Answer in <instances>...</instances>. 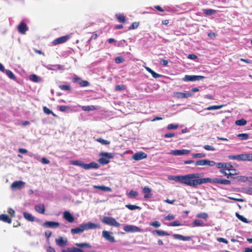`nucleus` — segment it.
<instances>
[{
	"label": "nucleus",
	"mask_w": 252,
	"mask_h": 252,
	"mask_svg": "<svg viewBox=\"0 0 252 252\" xmlns=\"http://www.w3.org/2000/svg\"><path fill=\"white\" fill-rule=\"evenodd\" d=\"M200 175L199 173H193L182 176L181 184L196 188L199 185L211 181V179L209 178H199Z\"/></svg>",
	"instance_id": "obj_1"
},
{
	"label": "nucleus",
	"mask_w": 252,
	"mask_h": 252,
	"mask_svg": "<svg viewBox=\"0 0 252 252\" xmlns=\"http://www.w3.org/2000/svg\"><path fill=\"white\" fill-rule=\"evenodd\" d=\"M100 227L99 224H96L92 222L81 224L79 227L71 229L72 234H80L82 233L85 230L94 229L99 228Z\"/></svg>",
	"instance_id": "obj_2"
},
{
	"label": "nucleus",
	"mask_w": 252,
	"mask_h": 252,
	"mask_svg": "<svg viewBox=\"0 0 252 252\" xmlns=\"http://www.w3.org/2000/svg\"><path fill=\"white\" fill-rule=\"evenodd\" d=\"M99 155L101 157L98 161L102 165L108 164L109 162V159L112 158L113 157L112 154L109 153L102 152Z\"/></svg>",
	"instance_id": "obj_3"
},
{
	"label": "nucleus",
	"mask_w": 252,
	"mask_h": 252,
	"mask_svg": "<svg viewBox=\"0 0 252 252\" xmlns=\"http://www.w3.org/2000/svg\"><path fill=\"white\" fill-rule=\"evenodd\" d=\"M101 221L103 223L110 226L117 227H118L120 226V223L112 217H104L102 219Z\"/></svg>",
	"instance_id": "obj_4"
},
{
	"label": "nucleus",
	"mask_w": 252,
	"mask_h": 252,
	"mask_svg": "<svg viewBox=\"0 0 252 252\" xmlns=\"http://www.w3.org/2000/svg\"><path fill=\"white\" fill-rule=\"evenodd\" d=\"M217 167L218 168H221L225 171H235V169L233 168L232 165L229 163L226 162H219L216 164Z\"/></svg>",
	"instance_id": "obj_5"
},
{
	"label": "nucleus",
	"mask_w": 252,
	"mask_h": 252,
	"mask_svg": "<svg viewBox=\"0 0 252 252\" xmlns=\"http://www.w3.org/2000/svg\"><path fill=\"white\" fill-rule=\"evenodd\" d=\"M70 38V35L69 34H67L54 39L52 43L54 45L62 44L66 42Z\"/></svg>",
	"instance_id": "obj_6"
},
{
	"label": "nucleus",
	"mask_w": 252,
	"mask_h": 252,
	"mask_svg": "<svg viewBox=\"0 0 252 252\" xmlns=\"http://www.w3.org/2000/svg\"><path fill=\"white\" fill-rule=\"evenodd\" d=\"M124 230L127 232H141L142 231L140 228L132 225H127L125 226Z\"/></svg>",
	"instance_id": "obj_7"
},
{
	"label": "nucleus",
	"mask_w": 252,
	"mask_h": 252,
	"mask_svg": "<svg viewBox=\"0 0 252 252\" xmlns=\"http://www.w3.org/2000/svg\"><path fill=\"white\" fill-rule=\"evenodd\" d=\"M25 183L22 181H16L11 185V189L13 190L20 189L25 187Z\"/></svg>",
	"instance_id": "obj_8"
},
{
	"label": "nucleus",
	"mask_w": 252,
	"mask_h": 252,
	"mask_svg": "<svg viewBox=\"0 0 252 252\" xmlns=\"http://www.w3.org/2000/svg\"><path fill=\"white\" fill-rule=\"evenodd\" d=\"M203 78H204V77L203 76L186 75L185 76L183 80L185 81H194L196 80H200Z\"/></svg>",
	"instance_id": "obj_9"
},
{
	"label": "nucleus",
	"mask_w": 252,
	"mask_h": 252,
	"mask_svg": "<svg viewBox=\"0 0 252 252\" xmlns=\"http://www.w3.org/2000/svg\"><path fill=\"white\" fill-rule=\"evenodd\" d=\"M112 233L111 232H109L106 230H103L102 231V237L104 238L107 241L114 243L115 242V238L112 235Z\"/></svg>",
	"instance_id": "obj_10"
},
{
	"label": "nucleus",
	"mask_w": 252,
	"mask_h": 252,
	"mask_svg": "<svg viewBox=\"0 0 252 252\" xmlns=\"http://www.w3.org/2000/svg\"><path fill=\"white\" fill-rule=\"evenodd\" d=\"M193 94L190 92L182 93L175 92L173 94V96L177 98H185L191 96Z\"/></svg>",
	"instance_id": "obj_11"
},
{
	"label": "nucleus",
	"mask_w": 252,
	"mask_h": 252,
	"mask_svg": "<svg viewBox=\"0 0 252 252\" xmlns=\"http://www.w3.org/2000/svg\"><path fill=\"white\" fill-rule=\"evenodd\" d=\"M190 153V151L188 150H172L170 154L171 155L174 156H180L183 155H187Z\"/></svg>",
	"instance_id": "obj_12"
},
{
	"label": "nucleus",
	"mask_w": 252,
	"mask_h": 252,
	"mask_svg": "<svg viewBox=\"0 0 252 252\" xmlns=\"http://www.w3.org/2000/svg\"><path fill=\"white\" fill-rule=\"evenodd\" d=\"M43 225L46 227L56 228L60 226L58 222L48 221L43 223Z\"/></svg>",
	"instance_id": "obj_13"
},
{
	"label": "nucleus",
	"mask_w": 252,
	"mask_h": 252,
	"mask_svg": "<svg viewBox=\"0 0 252 252\" xmlns=\"http://www.w3.org/2000/svg\"><path fill=\"white\" fill-rule=\"evenodd\" d=\"M147 155L144 152H139L135 153L132 156V158L135 160H139L145 158Z\"/></svg>",
	"instance_id": "obj_14"
},
{
	"label": "nucleus",
	"mask_w": 252,
	"mask_h": 252,
	"mask_svg": "<svg viewBox=\"0 0 252 252\" xmlns=\"http://www.w3.org/2000/svg\"><path fill=\"white\" fill-rule=\"evenodd\" d=\"M240 161H252V154H244L239 155Z\"/></svg>",
	"instance_id": "obj_15"
},
{
	"label": "nucleus",
	"mask_w": 252,
	"mask_h": 252,
	"mask_svg": "<svg viewBox=\"0 0 252 252\" xmlns=\"http://www.w3.org/2000/svg\"><path fill=\"white\" fill-rule=\"evenodd\" d=\"M63 218L69 222H72L74 220L73 216L68 211H65L63 214Z\"/></svg>",
	"instance_id": "obj_16"
},
{
	"label": "nucleus",
	"mask_w": 252,
	"mask_h": 252,
	"mask_svg": "<svg viewBox=\"0 0 252 252\" xmlns=\"http://www.w3.org/2000/svg\"><path fill=\"white\" fill-rule=\"evenodd\" d=\"M142 192L144 194V198H150L152 197L151 189L148 187H145L142 189Z\"/></svg>",
	"instance_id": "obj_17"
},
{
	"label": "nucleus",
	"mask_w": 252,
	"mask_h": 252,
	"mask_svg": "<svg viewBox=\"0 0 252 252\" xmlns=\"http://www.w3.org/2000/svg\"><path fill=\"white\" fill-rule=\"evenodd\" d=\"M99 167V165L97 163L94 162H92L90 163L86 164L84 163V169L86 170H88L91 168L97 169Z\"/></svg>",
	"instance_id": "obj_18"
},
{
	"label": "nucleus",
	"mask_w": 252,
	"mask_h": 252,
	"mask_svg": "<svg viewBox=\"0 0 252 252\" xmlns=\"http://www.w3.org/2000/svg\"><path fill=\"white\" fill-rule=\"evenodd\" d=\"M210 182H213L214 183H218L223 185H230L231 184V181L228 180H221L217 178H215L213 180L211 179V181Z\"/></svg>",
	"instance_id": "obj_19"
},
{
	"label": "nucleus",
	"mask_w": 252,
	"mask_h": 252,
	"mask_svg": "<svg viewBox=\"0 0 252 252\" xmlns=\"http://www.w3.org/2000/svg\"><path fill=\"white\" fill-rule=\"evenodd\" d=\"M173 237L175 239H178L182 241H189L191 240V237L189 236H184L182 235L178 234H174L173 235Z\"/></svg>",
	"instance_id": "obj_20"
},
{
	"label": "nucleus",
	"mask_w": 252,
	"mask_h": 252,
	"mask_svg": "<svg viewBox=\"0 0 252 252\" xmlns=\"http://www.w3.org/2000/svg\"><path fill=\"white\" fill-rule=\"evenodd\" d=\"M56 242L58 246L63 247L66 245L67 241L66 238L63 239L62 237H60L58 239H56Z\"/></svg>",
	"instance_id": "obj_21"
},
{
	"label": "nucleus",
	"mask_w": 252,
	"mask_h": 252,
	"mask_svg": "<svg viewBox=\"0 0 252 252\" xmlns=\"http://www.w3.org/2000/svg\"><path fill=\"white\" fill-rule=\"evenodd\" d=\"M35 210L38 213L43 214L45 213V206L44 204H40L35 206Z\"/></svg>",
	"instance_id": "obj_22"
},
{
	"label": "nucleus",
	"mask_w": 252,
	"mask_h": 252,
	"mask_svg": "<svg viewBox=\"0 0 252 252\" xmlns=\"http://www.w3.org/2000/svg\"><path fill=\"white\" fill-rule=\"evenodd\" d=\"M0 220L8 223H11L12 222L11 219L8 216L5 214L0 215Z\"/></svg>",
	"instance_id": "obj_23"
},
{
	"label": "nucleus",
	"mask_w": 252,
	"mask_h": 252,
	"mask_svg": "<svg viewBox=\"0 0 252 252\" xmlns=\"http://www.w3.org/2000/svg\"><path fill=\"white\" fill-rule=\"evenodd\" d=\"M18 30L19 32H26L28 30V28L25 23L22 22L18 26Z\"/></svg>",
	"instance_id": "obj_24"
},
{
	"label": "nucleus",
	"mask_w": 252,
	"mask_h": 252,
	"mask_svg": "<svg viewBox=\"0 0 252 252\" xmlns=\"http://www.w3.org/2000/svg\"><path fill=\"white\" fill-rule=\"evenodd\" d=\"M24 217L26 220L30 221H33L34 220V217L32 215V214L27 212L23 213Z\"/></svg>",
	"instance_id": "obj_25"
},
{
	"label": "nucleus",
	"mask_w": 252,
	"mask_h": 252,
	"mask_svg": "<svg viewBox=\"0 0 252 252\" xmlns=\"http://www.w3.org/2000/svg\"><path fill=\"white\" fill-rule=\"evenodd\" d=\"M116 17L120 23H124L126 21L125 17L124 14L118 13L116 14Z\"/></svg>",
	"instance_id": "obj_26"
},
{
	"label": "nucleus",
	"mask_w": 252,
	"mask_h": 252,
	"mask_svg": "<svg viewBox=\"0 0 252 252\" xmlns=\"http://www.w3.org/2000/svg\"><path fill=\"white\" fill-rule=\"evenodd\" d=\"M70 164L73 165L79 166L82 168H84V163L81 160H72L70 161Z\"/></svg>",
	"instance_id": "obj_27"
},
{
	"label": "nucleus",
	"mask_w": 252,
	"mask_h": 252,
	"mask_svg": "<svg viewBox=\"0 0 252 252\" xmlns=\"http://www.w3.org/2000/svg\"><path fill=\"white\" fill-rule=\"evenodd\" d=\"M75 245L79 248H91L92 246L88 243H75Z\"/></svg>",
	"instance_id": "obj_28"
},
{
	"label": "nucleus",
	"mask_w": 252,
	"mask_h": 252,
	"mask_svg": "<svg viewBox=\"0 0 252 252\" xmlns=\"http://www.w3.org/2000/svg\"><path fill=\"white\" fill-rule=\"evenodd\" d=\"M225 106V104H222L220 105H213L206 108L205 109L207 110H217L220 109Z\"/></svg>",
	"instance_id": "obj_29"
},
{
	"label": "nucleus",
	"mask_w": 252,
	"mask_h": 252,
	"mask_svg": "<svg viewBox=\"0 0 252 252\" xmlns=\"http://www.w3.org/2000/svg\"><path fill=\"white\" fill-rule=\"evenodd\" d=\"M94 188L99 189L104 191H111V189L110 188L104 186H94Z\"/></svg>",
	"instance_id": "obj_30"
},
{
	"label": "nucleus",
	"mask_w": 252,
	"mask_h": 252,
	"mask_svg": "<svg viewBox=\"0 0 252 252\" xmlns=\"http://www.w3.org/2000/svg\"><path fill=\"white\" fill-rule=\"evenodd\" d=\"M204 13L207 15H211L217 13V10L212 9H203Z\"/></svg>",
	"instance_id": "obj_31"
},
{
	"label": "nucleus",
	"mask_w": 252,
	"mask_h": 252,
	"mask_svg": "<svg viewBox=\"0 0 252 252\" xmlns=\"http://www.w3.org/2000/svg\"><path fill=\"white\" fill-rule=\"evenodd\" d=\"M98 142L101 143L102 145H109L110 142L107 140H104L101 137L98 138L95 140Z\"/></svg>",
	"instance_id": "obj_32"
},
{
	"label": "nucleus",
	"mask_w": 252,
	"mask_h": 252,
	"mask_svg": "<svg viewBox=\"0 0 252 252\" xmlns=\"http://www.w3.org/2000/svg\"><path fill=\"white\" fill-rule=\"evenodd\" d=\"M96 109H97V107L94 105L84 106L82 107V109L84 111H87L95 110Z\"/></svg>",
	"instance_id": "obj_33"
},
{
	"label": "nucleus",
	"mask_w": 252,
	"mask_h": 252,
	"mask_svg": "<svg viewBox=\"0 0 252 252\" xmlns=\"http://www.w3.org/2000/svg\"><path fill=\"white\" fill-rule=\"evenodd\" d=\"M5 73L6 74V75L11 79H12V80H15L16 79L15 76L14 75V74L13 73V72L11 70H6L5 71Z\"/></svg>",
	"instance_id": "obj_34"
},
{
	"label": "nucleus",
	"mask_w": 252,
	"mask_h": 252,
	"mask_svg": "<svg viewBox=\"0 0 252 252\" xmlns=\"http://www.w3.org/2000/svg\"><path fill=\"white\" fill-rule=\"evenodd\" d=\"M237 136L242 140H247L249 137V134L247 133H240L238 134Z\"/></svg>",
	"instance_id": "obj_35"
},
{
	"label": "nucleus",
	"mask_w": 252,
	"mask_h": 252,
	"mask_svg": "<svg viewBox=\"0 0 252 252\" xmlns=\"http://www.w3.org/2000/svg\"><path fill=\"white\" fill-rule=\"evenodd\" d=\"M126 207L130 210H133L135 209H140L141 208L135 205H131V204H127L126 205Z\"/></svg>",
	"instance_id": "obj_36"
},
{
	"label": "nucleus",
	"mask_w": 252,
	"mask_h": 252,
	"mask_svg": "<svg viewBox=\"0 0 252 252\" xmlns=\"http://www.w3.org/2000/svg\"><path fill=\"white\" fill-rule=\"evenodd\" d=\"M246 124H247V121L243 119H240L239 120H237L235 122V124L237 126H245Z\"/></svg>",
	"instance_id": "obj_37"
},
{
	"label": "nucleus",
	"mask_w": 252,
	"mask_h": 252,
	"mask_svg": "<svg viewBox=\"0 0 252 252\" xmlns=\"http://www.w3.org/2000/svg\"><path fill=\"white\" fill-rule=\"evenodd\" d=\"M236 216L237 217V218L239 220H240L242 221H243L244 222H245V223H248L249 222V221H248V220H247V219L246 218L244 217L243 216L240 215L239 213H236Z\"/></svg>",
	"instance_id": "obj_38"
},
{
	"label": "nucleus",
	"mask_w": 252,
	"mask_h": 252,
	"mask_svg": "<svg viewBox=\"0 0 252 252\" xmlns=\"http://www.w3.org/2000/svg\"><path fill=\"white\" fill-rule=\"evenodd\" d=\"M203 224V221L200 220H195L193 222V224L195 226H201Z\"/></svg>",
	"instance_id": "obj_39"
},
{
	"label": "nucleus",
	"mask_w": 252,
	"mask_h": 252,
	"mask_svg": "<svg viewBox=\"0 0 252 252\" xmlns=\"http://www.w3.org/2000/svg\"><path fill=\"white\" fill-rule=\"evenodd\" d=\"M59 88L62 90L70 91L71 90V87L67 85H61Z\"/></svg>",
	"instance_id": "obj_40"
},
{
	"label": "nucleus",
	"mask_w": 252,
	"mask_h": 252,
	"mask_svg": "<svg viewBox=\"0 0 252 252\" xmlns=\"http://www.w3.org/2000/svg\"><path fill=\"white\" fill-rule=\"evenodd\" d=\"M205 156L206 155L203 153L194 154L192 156L193 158H204Z\"/></svg>",
	"instance_id": "obj_41"
},
{
	"label": "nucleus",
	"mask_w": 252,
	"mask_h": 252,
	"mask_svg": "<svg viewBox=\"0 0 252 252\" xmlns=\"http://www.w3.org/2000/svg\"><path fill=\"white\" fill-rule=\"evenodd\" d=\"M125 89H126V87H125V85H117L115 87V90L116 91H124V90H125Z\"/></svg>",
	"instance_id": "obj_42"
},
{
	"label": "nucleus",
	"mask_w": 252,
	"mask_h": 252,
	"mask_svg": "<svg viewBox=\"0 0 252 252\" xmlns=\"http://www.w3.org/2000/svg\"><path fill=\"white\" fill-rule=\"evenodd\" d=\"M30 78L32 81L34 82H38L39 81V77L35 74L30 75Z\"/></svg>",
	"instance_id": "obj_43"
},
{
	"label": "nucleus",
	"mask_w": 252,
	"mask_h": 252,
	"mask_svg": "<svg viewBox=\"0 0 252 252\" xmlns=\"http://www.w3.org/2000/svg\"><path fill=\"white\" fill-rule=\"evenodd\" d=\"M146 69L150 73H151L153 76L155 78H158V73H156L155 72H154L153 70H152L151 68H150L149 67H146Z\"/></svg>",
	"instance_id": "obj_44"
},
{
	"label": "nucleus",
	"mask_w": 252,
	"mask_h": 252,
	"mask_svg": "<svg viewBox=\"0 0 252 252\" xmlns=\"http://www.w3.org/2000/svg\"><path fill=\"white\" fill-rule=\"evenodd\" d=\"M197 217L204 219H207L208 215L206 213H201L197 215Z\"/></svg>",
	"instance_id": "obj_45"
},
{
	"label": "nucleus",
	"mask_w": 252,
	"mask_h": 252,
	"mask_svg": "<svg viewBox=\"0 0 252 252\" xmlns=\"http://www.w3.org/2000/svg\"><path fill=\"white\" fill-rule=\"evenodd\" d=\"M205 160L206 159H201L196 161L195 162V165H200V166H204L205 165Z\"/></svg>",
	"instance_id": "obj_46"
},
{
	"label": "nucleus",
	"mask_w": 252,
	"mask_h": 252,
	"mask_svg": "<svg viewBox=\"0 0 252 252\" xmlns=\"http://www.w3.org/2000/svg\"><path fill=\"white\" fill-rule=\"evenodd\" d=\"M79 85L82 87H87L89 85V82L88 81H83L81 80L80 82H79Z\"/></svg>",
	"instance_id": "obj_47"
},
{
	"label": "nucleus",
	"mask_w": 252,
	"mask_h": 252,
	"mask_svg": "<svg viewBox=\"0 0 252 252\" xmlns=\"http://www.w3.org/2000/svg\"><path fill=\"white\" fill-rule=\"evenodd\" d=\"M229 159L237 160L240 161L239 155H230L228 157Z\"/></svg>",
	"instance_id": "obj_48"
},
{
	"label": "nucleus",
	"mask_w": 252,
	"mask_h": 252,
	"mask_svg": "<svg viewBox=\"0 0 252 252\" xmlns=\"http://www.w3.org/2000/svg\"><path fill=\"white\" fill-rule=\"evenodd\" d=\"M216 164V162L213 160H209L206 159L205 160V165H208L209 166H213Z\"/></svg>",
	"instance_id": "obj_49"
},
{
	"label": "nucleus",
	"mask_w": 252,
	"mask_h": 252,
	"mask_svg": "<svg viewBox=\"0 0 252 252\" xmlns=\"http://www.w3.org/2000/svg\"><path fill=\"white\" fill-rule=\"evenodd\" d=\"M182 225L181 223L179 221H175L170 223L168 226H179Z\"/></svg>",
	"instance_id": "obj_50"
},
{
	"label": "nucleus",
	"mask_w": 252,
	"mask_h": 252,
	"mask_svg": "<svg viewBox=\"0 0 252 252\" xmlns=\"http://www.w3.org/2000/svg\"><path fill=\"white\" fill-rule=\"evenodd\" d=\"M43 110L44 113L47 115H49L51 114V113H53V111L49 109L48 108H47L46 106L43 107Z\"/></svg>",
	"instance_id": "obj_51"
},
{
	"label": "nucleus",
	"mask_w": 252,
	"mask_h": 252,
	"mask_svg": "<svg viewBox=\"0 0 252 252\" xmlns=\"http://www.w3.org/2000/svg\"><path fill=\"white\" fill-rule=\"evenodd\" d=\"M115 61L116 63H120L124 61V59L121 56L117 57L115 58Z\"/></svg>",
	"instance_id": "obj_52"
},
{
	"label": "nucleus",
	"mask_w": 252,
	"mask_h": 252,
	"mask_svg": "<svg viewBox=\"0 0 252 252\" xmlns=\"http://www.w3.org/2000/svg\"><path fill=\"white\" fill-rule=\"evenodd\" d=\"M138 192L136 191H134L133 190H131L129 191L128 193V196L132 197H136L138 196Z\"/></svg>",
	"instance_id": "obj_53"
},
{
	"label": "nucleus",
	"mask_w": 252,
	"mask_h": 252,
	"mask_svg": "<svg viewBox=\"0 0 252 252\" xmlns=\"http://www.w3.org/2000/svg\"><path fill=\"white\" fill-rule=\"evenodd\" d=\"M139 26V23L138 22H134L132 23V24L129 26V30H134L136 29Z\"/></svg>",
	"instance_id": "obj_54"
},
{
	"label": "nucleus",
	"mask_w": 252,
	"mask_h": 252,
	"mask_svg": "<svg viewBox=\"0 0 252 252\" xmlns=\"http://www.w3.org/2000/svg\"><path fill=\"white\" fill-rule=\"evenodd\" d=\"M159 63L164 66H166L168 65V61L167 60L162 59L159 61Z\"/></svg>",
	"instance_id": "obj_55"
},
{
	"label": "nucleus",
	"mask_w": 252,
	"mask_h": 252,
	"mask_svg": "<svg viewBox=\"0 0 252 252\" xmlns=\"http://www.w3.org/2000/svg\"><path fill=\"white\" fill-rule=\"evenodd\" d=\"M178 127V125H175V124H169L167 126V128L168 129H177Z\"/></svg>",
	"instance_id": "obj_56"
},
{
	"label": "nucleus",
	"mask_w": 252,
	"mask_h": 252,
	"mask_svg": "<svg viewBox=\"0 0 252 252\" xmlns=\"http://www.w3.org/2000/svg\"><path fill=\"white\" fill-rule=\"evenodd\" d=\"M204 148L205 150H208V151H214L215 150V148L214 147H213L212 146L208 145H204Z\"/></svg>",
	"instance_id": "obj_57"
},
{
	"label": "nucleus",
	"mask_w": 252,
	"mask_h": 252,
	"mask_svg": "<svg viewBox=\"0 0 252 252\" xmlns=\"http://www.w3.org/2000/svg\"><path fill=\"white\" fill-rule=\"evenodd\" d=\"M220 172L222 173L223 174H224V175L226 176L227 178H229V177L231 176V175H234L235 173H226L224 170L223 169H220Z\"/></svg>",
	"instance_id": "obj_58"
},
{
	"label": "nucleus",
	"mask_w": 252,
	"mask_h": 252,
	"mask_svg": "<svg viewBox=\"0 0 252 252\" xmlns=\"http://www.w3.org/2000/svg\"><path fill=\"white\" fill-rule=\"evenodd\" d=\"M217 240L219 242H222V243H223L226 244H228V241L223 238H221V237L217 238Z\"/></svg>",
	"instance_id": "obj_59"
},
{
	"label": "nucleus",
	"mask_w": 252,
	"mask_h": 252,
	"mask_svg": "<svg viewBox=\"0 0 252 252\" xmlns=\"http://www.w3.org/2000/svg\"><path fill=\"white\" fill-rule=\"evenodd\" d=\"M69 107L66 105H61L60 106L59 110L61 111L64 112L69 109Z\"/></svg>",
	"instance_id": "obj_60"
},
{
	"label": "nucleus",
	"mask_w": 252,
	"mask_h": 252,
	"mask_svg": "<svg viewBox=\"0 0 252 252\" xmlns=\"http://www.w3.org/2000/svg\"><path fill=\"white\" fill-rule=\"evenodd\" d=\"M7 212L11 217H14L15 216V211L14 209L10 208L8 209Z\"/></svg>",
	"instance_id": "obj_61"
},
{
	"label": "nucleus",
	"mask_w": 252,
	"mask_h": 252,
	"mask_svg": "<svg viewBox=\"0 0 252 252\" xmlns=\"http://www.w3.org/2000/svg\"><path fill=\"white\" fill-rule=\"evenodd\" d=\"M175 218V216L173 215L169 214L166 216L164 219L167 220H171Z\"/></svg>",
	"instance_id": "obj_62"
},
{
	"label": "nucleus",
	"mask_w": 252,
	"mask_h": 252,
	"mask_svg": "<svg viewBox=\"0 0 252 252\" xmlns=\"http://www.w3.org/2000/svg\"><path fill=\"white\" fill-rule=\"evenodd\" d=\"M239 181L245 182L248 181V177L246 176H239L237 177Z\"/></svg>",
	"instance_id": "obj_63"
},
{
	"label": "nucleus",
	"mask_w": 252,
	"mask_h": 252,
	"mask_svg": "<svg viewBox=\"0 0 252 252\" xmlns=\"http://www.w3.org/2000/svg\"><path fill=\"white\" fill-rule=\"evenodd\" d=\"M208 36L211 39H214L216 36V34L215 32H209Z\"/></svg>",
	"instance_id": "obj_64"
}]
</instances>
